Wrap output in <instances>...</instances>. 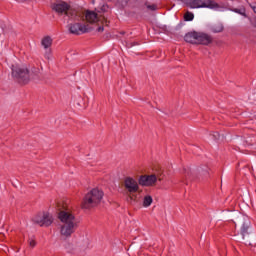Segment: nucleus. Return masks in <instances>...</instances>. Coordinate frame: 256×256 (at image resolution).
<instances>
[{"mask_svg": "<svg viewBox=\"0 0 256 256\" xmlns=\"http://www.w3.org/2000/svg\"><path fill=\"white\" fill-rule=\"evenodd\" d=\"M187 5L190 9H211L212 11H219L220 13L232 11V13H237V15L247 18V10L245 9V6L231 8L219 5V3L213 0H188Z\"/></svg>", "mask_w": 256, "mask_h": 256, "instance_id": "f257e3e1", "label": "nucleus"}, {"mask_svg": "<svg viewBox=\"0 0 256 256\" xmlns=\"http://www.w3.org/2000/svg\"><path fill=\"white\" fill-rule=\"evenodd\" d=\"M58 217L62 223L60 226L61 235L63 237H71L77 229V219H75V215L67 211H60Z\"/></svg>", "mask_w": 256, "mask_h": 256, "instance_id": "f03ea898", "label": "nucleus"}, {"mask_svg": "<svg viewBox=\"0 0 256 256\" xmlns=\"http://www.w3.org/2000/svg\"><path fill=\"white\" fill-rule=\"evenodd\" d=\"M103 199V191L94 188L86 194L83 201L84 209H91V207H97L98 203H101Z\"/></svg>", "mask_w": 256, "mask_h": 256, "instance_id": "7ed1b4c3", "label": "nucleus"}, {"mask_svg": "<svg viewBox=\"0 0 256 256\" xmlns=\"http://www.w3.org/2000/svg\"><path fill=\"white\" fill-rule=\"evenodd\" d=\"M12 76L18 79L20 83H27L31 79L29 69L25 65H12Z\"/></svg>", "mask_w": 256, "mask_h": 256, "instance_id": "20e7f679", "label": "nucleus"}, {"mask_svg": "<svg viewBox=\"0 0 256 256\" xmlns=\"http://www.w3.org/2000/svg\"><path fill=\"white\" fill-rule=\"evenodd\" d=\"M34 223H37L40 227H49L53 223V216L48 212H43L34 217Z\"/></svg>", "mask_w": 256, "mask_h": 256, "instance_id": "39448f33", "label": "nucleus"}, {"mask_svg": "<svg viewBox=\"0 0 256 256\" xmlns=\"http://www.w3.org/2000/svg\"><path fill=\"white\" fill-rule=\"evenodd\" d=\"M68 31L72 35H83L84 33H89V26L82 23H70Z\"/></svg>", "mask_w": 256, "mask_h": 256, "instance_id": "423d86ee", "label": "nucleus"}, {"mask_svg": "<svg viewBox=\"0 0 256 256\" xmlns=\"http://www.w3.org/2000/svg\"><path fill=\"white\" fill-rule=\"evenodd\" d=\"M70 8L71 6L63 0H58L52 4V10L55 11V13H58L59 15L67 13V11H69Z\"/></svg>", "mask_w": 256, "mask_h": 256, "instance_id": "0eeeda50", "label": "nucleus"}, {"mask_svg": "<svg viewBox=\"0 0 256 256\" xmlns=\"http://www.w3.org/2000/svg\"><path fill=\"white\" fill-rule=\"evenodd\" d=\"M138 183L142 187H151V185H155V183H157V176H155V174L142 175L139 177Z\"/></svg>", "mask_w": 256, "mask_h": 256, "instance_id": "6e6552de", "label": "nucleus"}, {"mask_svg": "<svg viewBox=\"0 0 256 256\" xmlns=\"http://www.w3.org/2000/svg\"><path fill=\"white\" fill-rule=\"evenodd\" d=\"M251 234V221L247 216H242V225L240 228V235L242 239H245L247 235Z\"/></svg>", "mask_w": 256, "mask_h": 256, "instance_id": "1a4fd4ad", "label": "nucleus"}, {"mask_svg": "<svg viewBox=\"0 0 256 256\" xmlns=\"http://www.w3.org/2000/svg\"><path fill=\"white\" fill-rule=\"evenodd\" d=\"M41 45L45 50V58L51 59V46L53 45V38H51V36H45L41 41Z\"/></svg>", "mask_w": 256, "mask_h": 256, "instance_id": "9d476101", "label": "nucleus"}, {"mask_svg": "<svg viewBox=\"0 0 256 256\" xmlns=\"http://www.w3.org/2000/svg\"><path fill=\"white\" fill-rule=\"evenodd\" d=\"M124 185L129 193H137V191H139V184L134 178L127 177L124 181Z\"/></svg>", "mask_w": 256, "mask_h": 256, "instance_id": "9b49d317", "label": "nucleus"}, {"mask_svg": "<svg viewBox=\"0 0 256 256\" xmlns=\"http://www.w3.org/2000/svg\"><path fill=\"white\" fill-rule=\"evenodd\" d=\"M211 37L207 33L197 32L196 45H209Z\"/></svg>", "mask_w": 256, "mask_h": 256, "instance_id": "f8f14e48", "label": "nucleus"}, {"mask_svg": "<svg viewBox=\"0 0 256 256\" xmlns=\"http://www.w3.org/2000/svg\"><path fill=\"white\" fill-rule=\"evenodd\" d=\"M197 31L188 32L184 36L186 43H191L192 45H197Z\"/></svg>", "mask_w": 256, "mask_h": 256, "instance_id": "ddd939ff", "label": "nucleus"}, {"mask_svg": "<svg viewBox=\"0 0 256 256\" xmlns=\"http://www.w3.org/2000/svg\"><path fill=\"white\" fill-rule=\"evenodd\" d=\"M85 18L88 23H97V21H99V16H97V13L91 10L86 11Z\"/></svg>", "mask_w": 256, "mask_h": 256, "instance_id": "4468645a", "label": "nucleus"}, {"mask_svg": "<svg viewBox=\"0 0 256 256\" xmlns=\"http://www.w3.org/2000/svg\"><path fill=\"white\" fill-rule=\"evenodd\" d=\"M145 7H146V9H149V11H157V9H158L157 4L149 5V4L145 3L142 6H140V11H144Z\"/></svg>", "mask_w": 256, "mask_h": 256, "instance_id": "2eb2a0df", "label": "nucleus"}, {"mask_svg": "<svg viewBox=\"0 0 256 256\" xmlns=\"http://www.w3.org/2000/svg\"><path fill=\"white\" fill-rule=\"evenodd\" d=\"M212 33H221L223 31V24L218 23L211 27Z\"/></svg>", "mask_w": 256, "mask_h": 256, "instance_id": "dca6fc26", "label": "nucleus"}, {"mask_svg": "<svg viewBox=\"0 0 256 256\" xmlns=\"http://www.w3.org/2000/svg\"><path fill=\"white\" fill-rule=\"evenodd\" d=\"M153 203V197L147 195L144 197L143 200V207H151V204Z\"/></svg>", "mask_w": 256, "mask_h": 256, "instance_id": "f3484780", "label": "nucleus"}, {"mask_svg": "<svg viewBox=\"0 0 256 256\" xmlns=\"http://www.w3.org/2000/svg\"><path fill=\"white\" fill-rule=\"evenodd\" d=\"M128 3H129V0H117L116 5L120 9H125V7H127Z\"/></svg>", "mask_w": 256, "mask_h": 256, "instance_id": "a211bd4d", "label": "nucleus"}, {"mask_svg": "<svg viewBox=\"0 0 256 256\" xmlns=\"http://www.w3.org/2000/svg\"><path fill=\"white\" fill-rule=\"evenodd\" d=\"M185 21H193L195 19V15L191 12H188L184 15Z\"/></svg>", "mask_w": 256, "mask_h": 256, "instance_id": "6ab92c4d", "label": "nucleus"}, {"mask_svg": "<svg viewBox=\"0 0 256 256\" xmlns=\"http://www.w3.org/2000/svg\"><path fill=\"white\" fill-rule=\"evenodd\" d=\"M184 175H185V177H191L193 175L191 168L184 169Z\"/></svg>", "mask_w": 256, "mask_h": 256, "instance_id": "aec40b11", "label": "nucleus"}, {"mask_svg": "<svg viewBox=\"0 0 256 256\" xmlns=\"http://www.w3.org/2000/svg\"><path fill=\"white\" fill-rule=\"evenodd\" d=\"M249 16H247L246 19H248ZM249 21H250V25H252V27H255L256 29V17H253V18H249Z\"/></svg>", "mask_w": 256, "mask_h": 256, "instance_id": "412c9836", "label": "nucleus"}, {"mask_svg": "<svg viewBox=\"0 0 256 256\" xmlns=\"http://www.w3.org/2000/svg\"><path fill=\"white\" fill-rule=\"evenodd\" d=\"M212 139L214 141H217L218 139H221V135H219V132H213Z\"/></svg>", "mask_w": 256, "mask_h": 256, "instance_id": "4be33fe9", "label": "nucleus"}, {"mask_svg": "<svg viewBox=\"0 0 256 256\" xmlns=\"http://www.w3.org/2000/svg\"><path fill=\"white\" fill-rule=\"evenodd\" d=\"M109 9V6L107 5H103L100 10H98V13H105V11H107Z\"/></svg>", "mask_w": 256, "mask_h": 256, "instance_id": "5701e85b", "label": "nucleus"}, {"mask_svg": "<svg viewBox=\"0 0 256 256\" xmlns=\"http://www.w3.org/2000/svg\"><path fill=\"white\" fill-rule=\"evenodd\" d=\"M29 245H30V247H35V245H36L35 240L30 239L29 240Z\"/></svg>", "mask_w": 256, "mask_h": 256, "instance_id": "b1692460", "label": "nucleus"}, {"mask_svg": "<svg viewBox=\"0 0 256 256\" xmlns=\"http://www.w3.org/2000/svg\"><path fill=\"white\" fill-rule=\"evenodd\" d=\"M97 31H98V32L104 31L103 26L98 27Z\"/></svg>", "mask_w": 256, "mask_h": 256, "instance_id": "393cba45", "label": "nucleus"}, {"mask_svg": "<svg viewBox=\"0 0 256 256\" xmlns=\"http://www.w3.org/2000/svg\"><path fill=\"white\" fill-rule=\"evenodd\" d=\"M134 45H138L137 42L130 43V47H134Z\"/></svg>", "mask_w": 256, "mask_h": 256, "instance_id": "a878e982", "label": "nucleus"}]
</instances>
